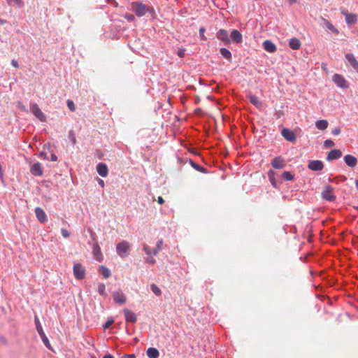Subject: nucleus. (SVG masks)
<instances>
[{
    "label": "nucleus",
    "mask_w": 358,
    "mask_h": 358,
    "mask_svg": "<svg viewBox=\"0 0 358 358\" xmlns=\"http://www.w3.org/2000/svg\"><path fill=\"white\" fill-rule=\"evenodd\" d=\"M130 10L138 17L144 16L146 13H150L152 15H154L155 13L152 7L148 6L141 1L131 2L130 3Z\"/></svg>",
    "instance_id": "nucleus-1"
},
{
    "label": "nucleus",
    "mask_w": 358,
    "mask_h": 358,
    "mask_svg": "<svg viewBox=\"0 0 358 358\" xmlns=\"http://www.w3.org/2000/svg\"><path fill=\"white\" fill-rule=\"evenodd\" d=\"M131 245L126 241H122L116 245L117 254L122 258L129 256Z\"/></svg>",
    "instance_id": "nucleus-2"
},
{
    "label": "nucleus",
    "mask_w": 358,
    "mask_h": 358,
    "mask_svg": "<svg viewBox=\"0 0 358 358\" xmlns=\"http://www.w3.org/2000/svg\"><path fill=\"white\" fill-rule=\"evenodd\" d=\"M162 245H163V240L159 239L157 242L156 246L153 247V248H151L148 245H144L143 250L145 251V254L148 256H150V255L156 256L162 250Z\"/></svg>",
    "instance_id": "nucleus-3"
},
{
    "label": "nucleus",
    "mask_w": 358,
    "mask_h": 358,
    "mask_svg": "<svg viewBox=\"0 0 358 358\" xmlns=\"http://www.w3.org/2000/svg\"><path fill=\"white\" fill-rule=\"evenodd\" d=\"M334 189L331 185L325 187L324 189L322 192V198L329 202H334L336 196L334 194Z\"/></svg>",
    "instance_id": "nucleus-4"
},
{
    "label": "nucleus",
    "mask_w": 358,
    "mask_h": 358,
    "mask_svg": "<svg viewBox=\"0 0 358 358\" xmlns=\"http://www.w3.org/2000/svg\"><path fill=\"white\" fill-rule=\"evenodd\" d=\"M217 38L224 45H227L231 43V40L229 33L224 29H220L216 33Z\"/></svg>",
    "instance_id": "nucleus-5"
},
{
    "label": "nucleus",
    "mask_w": 358,
    "mask_h": 358,
    "mask_svg": "<svg viewBox=\"0 0 358 358\" xmlns=\"http://www.w3.org/2000/svg\"><path fill=\"white\" fill-rule=\"evenodd\" d=\"M334 83L339 87L346 89L349 87L347 80L345 78L338 73H335L332 77Z\"/></svg>",
    "instance_id": "nucleus-6"
},
{
    "label": "nucleus",
    "mask_w": 358,
    "mask_h": 358,
    "mask_svg": "<svg viewBox=\"0 0 358 358\" xmlns=\"http://www.w3.org/2000/svg\"><path fill=\"white\" fill-rule=\"evenodd\" d=\"M73 273L76 279L82 280L85 276V269L80 263L74 264Z\"/></svg>",
    "instance_id": "nucleus-7"
},
{
    "label": "nucleus",
    "mask_w": 358,
    "mask_h": 358,
    "mask_svg": "<svg viewBox=\"0 0 358 358\" xmlns=\"http://www.w3.org/2000/svg\"><path fill=\"white\" fill-rule=\"evenodd\" d=\"M347 64L352 66V68L358 73V62L355 57L352 53H347L345 55Z\"/></svg>",
    "instance_id": "nucleus-8"
},
{
    "label": "nucleus",
    "mask_w": 358,
    "mask_h": 358,
    "mask_svg": "<svg viewBox=\"0 0 358 358\" xmlns=\"http://www.w3.org/2000/svg\"><path fill=\"white\" fill-rule=\"evenodd\" d=\"M308 168L314 171H322L324 168V164L320 160H310L308 162Z\"/></svg>",
    "instance_id": "nucleus-9"
},
{
    "label": "nucleus",
    "mask_w": 358,
    "mask_h": 358,
    "mask_svg": "<svg viewBox=\"0 0 358 358\" xmlns=\"http://www.w3.org/2000/svg\"><path fill=\"white\" fill-rule=\"evenodd\" d=\"M281 135L287 141L292 143H294L296 140L295 134L287 128H284L281 131Z\"/></svg>",
    "instance_id": "nucleus-10"
},
{
    "label": "nucleus",
    "mask_w": 358,
    "mask_h": 358,
    "mask_svg": "<svg viewBox=\"0 0 358 358\" xmlns=\"http://www.w3.org/2000/svg\"><path fill=\"white\" fill-rule=\"evenodd\" d=\"M30 172L34 176H42L43 171L41 164L39 162L34 163L30 168Z\"/></svg>",
    "instance_id": "nucleus-11"
},
{
    "label": "nucleus",
    "mask_w": 358,
    "mask_h": 358,
    "mask_svg": "<svg viewBox=\"0 0 358 358\" xmlns=\"http://www.w3.org/2000/svg\"><path fill=\"white\" fill-rule=\"evenodd\" d=\"M271 164L274 169H281L285 166V162L281 157H275L272 159Z\"/></svg>",
    "instance_id": "nucleus-12"
},
{
    "label": "nucleus",
    "mask_w": 358,
    "mask_h": 358,
    "mask_svg": "<svg viewBox=\"0 0 358 358\" xmlns=\"http://www.w3.org/2000/svg\"><path fill=\"white\" fill-rule=\"evenodd\" d=\"M30 110L40 120H44L45 115L36 103L31 104Z\"/></svg>",
    "instance_id": "nucleus-13"
},
{
    "label": "nucleus",
    "mask_w": 358,
    "mask_h": 358,
    "mask_svg": "<svg viewBox=\"0 0 358 358\" xmlns=\"http://www.w3.org/2000/svg\"><path fill=\"white\" fill-rule=\"evenodd\" d=\"M113 298L115 303L123 304L126 301V296L122 291H116L113 293Z\"/></svg>",
    "instance_id": "nucleus-14"
},
{
    "label": "nucleus",
    "mask_w": 358,
    "mask_h": 358,
    "mask_svg": "<svg viewBox=\"0 0 358 358\" xmlns=\"http://www.w3.org/2000/svg\"><path fill=\"white\" fill-rule=\"evenodd\" d=\"M96 171L99 175L103 178H105L108 176V169L106 164L100 162L96 166Z\"/></svg>",
    "instance_id": "nucleus-15"
},
{
    "label": "nucleus",
    "mask_w": 358,
    "mask_h": 358,
    "mask_svg": "<svg viewBox=\"0 0 358 358\" xmlns=\"http://www.w3.org/2000/svg\"><path fill=\"white\" fill-rule=\"evenodd\" d=\"M35 214L38 219V220L41 223H45L47 221V215L45 211L40 207H36L35 208Z\"/></svg>",
    "instance_id": "nucleus-16"
},
{
    "label": "nucleus",
    "mask_w": 358,
    "mask_h": 358,
    "mask_svg": "<svg viewBox=\"0 0 358 358\" xmlns=\"http://www.w3.org/2000/svg\"><path fill=\"white\" fill-rule=\"evenodd\" d=\"M230 38V40H231V41H233L236 43H240L243 41V36L241 33L237 29H233L231 31Z\"/></svg>",
    "instance_id": "nucleus-17"
},
{
    "label": "nucleus",
    "mask_w": 358,
    "mask_h": 358,
    "mask_svg": "<svg viewBox=\"0 0 358 358\" xmlns=\"http://www.w3.org/2000/svg\"><path fill=\"white\" fill-rule=\"evenodd\" d=\"M123 312H124L125 320L127 322L135 323L136 322L137 317H136V314L134 313H133L131 310H128V309H124Z\"/></svg>",
    "instance_id": "nucleus-18"
},
{
    "label": "nucleus",
    "mask_w": 358,
    "mask_h": 358,
    "mask_svg": "<svg viewBox=\"0 0 358 358\" xmlns=\"http://www.w3.org/2000/svg\"><path fill=\"white\" fill-rule=\"evenodd\" d=\"M342 156V152L338 149H334L331 150L327 157V161H331L334 159H338Z\"/></svg>",
    "instance_id": "nucleus-19"
},
{
    "label": "nucleus",
    "mask_w": 358,
    "mask_h": 358,
    "mask_svg": "<svg viewBox=\"0 0 358 358\" xmlns=\"http://www.w3.org/2000/svg\"><path fill=\"white\" fill-rule=\"evenodd\" d=\"M263 47L266 52L270 53H273L277 50L275 45L269 40H266L263 43Z\"/></svg>",
    "instance_id": "nucleus-20"
},
{
    "label": "nucleus",
    "mask_w": 358,
    "mask_h": 358,
    "mask_svg": "<svg viewBox=\"0 0 358 358\" xmlns=\"http://www.w3.org/2000/svg\"><path fill=\"white\" fill-rule=\"evenodd\" d=\"M344 161L345 164L351 168L355 167L357 164V158L351 155H345L344 157Z\"/></svg>",
    "instance_id": "nucleus-21"
},
{
    "label": "nucleus",
    "mask_w": 358,
    "mask_h": 358,
    "mask_svg": "<svg viewBox=\"0 0 358 358\" xmlns=\"http://www.w3.org/2000/svg\"><path fill=\"white\" fill-rule=\"evenodd\" d=\"M92 252H93V254H94V257H96V260L99 262H101L103 259V257H102V254L101 252V248L97 243H95L93 245Z\"/></svg>",
    "instance_id": "nucleus-22"
},
{
    "label": "nucleus",
    "mask_w": 358,
    "mask_h": 358,
    "mask_svg": "<svg viewBox=\"0 0 358 358\" xmlns=\"http://www.w3.org/2000/svg\"><path fill=\"white\" fill-rule=\"evenodd\" d=\"M250 102L257 108H261L263 106L262 101L255 95H248Z\"/></svg>",
    "instance_id": "nucleus-23"
},
{
    "label": "nucleus",
    "mask_w": 358,
    "mask_h": 358,
    "mask_svg": "<svg viewBox=\"0 0 358 358\" xmlns=\"http://www.w3.org/2000/svg\"><path fill=\"white\" fill-rule=\"evenodd\" d=\"M289 46L294 50H299L301 47V42L296 38H292L289 40Z\"/></svg>",
    "instance_id": "nucleus-24"
},
{
    "label": "nucleus",
    "mask_w": 358,
    "mask_h": 358,
    "mask_svg": "<svg viewBox=\"0 0 358 358\" xmlns=\"http://www.w3.org/2000/svg\"><path fill=\"white\" fill-rule=\"evenodd\" d=\"M188 162H189V164L192 166V167H193L195 170H196V171H199L201 173H206L208 172L207 169L206 168H204L202 166L196 164V162H194L191 159H189Z\"/></svg>",
    "instance_id": "nucleus-25"
},
{
    "label": "nucleus",
    "mask_w": 358,
    "mask_h": 358,
    "mask_svg": "<svg viewBox=\"0 0 358 358\" xmlns=\"http://www.w3.org/2000/svg\"><path fill=\"white\" fill-rule=\"evenodd\" d=\"M148 358H158L159 352L155 348H149L146 352Z\"/></svg>",
    "instance_id": "nucleus-26"
},
{
    "label": "nucleus",
    "mask_w": 358,
    "mask_h": 358,
    "mask_svg": "<svg viewBox=\"0 0 358 358\" xmlns=\"http://www.w3.org/2000/svg\"><path fill=\"white\" fill-rule=\"evenodd\" d=\"M43 344L45 345V347L49 349L50 350L54 352V350L52 348V347L51 346V344L49 341V339L48 338V337L46 336L45 334V333H43L41 334H39Z\"/></svg>",
    "instance_id": "nucleus-27"
},
{
    "label": "nucleus",
    "mask_w": 358,
    "mask_h": 358,
    "mask_svg": "<svg viewBox=\"0 0 358 358\" xmlns=\"http://www.w3.org/2000/svg\"><path fill=\"white\" fill-rule=\"evenodd\" d=\"M220 52L221 55L227 60H228V61L231 60L232 55H231V52L228 49H227L225 48H222L220 50Z\"/></svg>",
    "instance_id": "nucleus-28"
},
{
    "label": "nucleus",
    "mask_w": 358,
    "mask_h": 358,
    "mask_svg": "<svg viewBox=\"0 0 358 358\" xmlns=\"http://www.w3.org/2000/svg\"><path fill=\"white\" fill-rule=\"evenodd\" d=\"M328 122L326 120H317L315 123L316 127L318 129L324 130L327 128L328 127Z\"/></svg>",
    "instance_id": "nucleus-29"
},
{
    "label": "nucleus",
    "mask_w": 358,
    "mask_h": 358,
    "mask_svg": "<svg viewBox=\"0 0 358 358\" xmlns=\"http://www.w3.org/2000/svg\"><path fill=\"white\" fill-rule=\"evenodd\" d=\"M99 271L105 278H108L110 275V271L103 265L100 266Z\"/></svg>",
    "instance_id": "nucleus-30"
},
{
    "label": "nucleus",
    "mask_w": 358,
    "mask_h": 358,
    "mask_svg": "<svg viewBox=\"0 0 358 358\" xmlns=\"http://www.w3.org/2000/svg\"><path fill=\"white\" fill-rule=\"evenodd\" d=\"M345 20L348 24H355L357 22V16L355 14H347Z\"/></svg>",
    "instance_id": "nucleus-31"
},
{
    "label": "nucleus",
    "mask_w": 358,
    "mask_h": 358,
    "mask_svg": "<svg viewBox=\"0 0 358 358\" xmlns=\"http://www.w3.org/2000/svg\"><path fill=\"white\" fill-rule=\"evenodd\" d=\"M34 320H35L36 328V330H37V332L38 333V334L45 333L43 329L42 325L40 322V320L37 316H35Z\"/></svg>",
    "instance_id": "nucleus-32"
},
{
    "label": "nucleus",
    "mask_w": 358,
    "mask_h": 358,
    "mask_svg": "<svg viewBox=\"0 0 358 358\" xmlns=\"http://www.w3.org/2000/svg\"><path fill=\"white\" fill-rule=\"evenodd\" d=\"M282 177L285 181H291L294 178V176L289 171H284L282 174Z\"/></svg>",
    "instance_id": "nucleus-33"
},
{
    "label": "nucleus",
    "mask_w": 358,
    "mask_h": 358,
    "mask_svg": "<svg viewBox=\"0 0 358 358\" xmlns=\"http://www.w3.org/2000/svg\"><path fill=\"white\" fill-rule=\"evenodd\" d=\"M98 292L101 296L103 297L106 296V286L103 283H99L98 285Z\"/></svg>",
    "instance_id": "nucleus-34"
},
{
    "label": "nucleus",
    "mask_w": 358,
    "mask_h": 358,
    "mask_svg": "<svg viewBox=\"0 0 358 358\" xmlns=\"http://www.w3.org/2000/svg\"><path fill=\"white\" fill-rule=\"evenodd\" d=\"M8 5L11 6H18L21 7L22 2V0H6Z\"/></svg>",
    "instance_id": "nucleus-35"
},
{
    "label": "nucleus",
    "mask_w": 358,
    "mask_h": 358,
    "mask_svg": "<svg viewBox=\"0 0 358 358\" xmlns=\"http://www.w3.org/2000/svg\"><path fill=\"white\" fill-rule=\"evenodd\" d=\"M150 289L156 296H160L162 294L161 289L155 284H152Z\"/></svg>",
    "instance_id": "nucleus-36"
},
{
    "label": "nucleus",
    "mask_w": 358,
    "mask_h": 358,
    "mask_svg": "<svg viewBox=\"0 0 358 358\" xmlns=\"http://www.w3.org/2000/svg\"><path fill=\"white\" fill-rule=\"evenodd\" d=\"M334 143L333 141L330 140V139H327L326 141H324V145L326 148H332L334 146Z\"/></svg>",
    "instance_id": "nucleus-37"
},
{
    "label": "nucleus",
    "mask_w": 358,
    "mask_h": 358,
    "mask_svg": "<svg viewBox=\"0 0 358 358\" xmlns=\"http://www.w3.org/2000/svg\"><path fill=\"white\" fill-rule=\"evenodd\" d=\"M67 106L71 111H74L76 110L74 103L71 100H67Z\"/></svg>",
    "instance_id": "nucleus-38"
},
{
    "label": "nucleus",
    "mask_w": 358,
    "mask_h": 358,
    "mask_svg": "<svg viewBox=\"0 0 358 358\" xmlns=\"http://www.w3.org/2000/svg\"><path fill=\"white\" fill-rule=\"evenodd\" d=\"M69 138L73 145H75L76 143V138L75 134H73V131H69Z\"/></svg>",
    "instance_id": "nucleus-39"
},
{
    "label": "nucleus",
    "mask_w": 358,
    "mask_h": 358,
    "mask_svg": "<svg viewBox=\"0 0 358 358\" xmlns=\"http://www.w3.org/2000/svg\"><path fill=\"white\" fill-rule=\"evenodd\" d=\"M124 18L129 22H133L135 20V16L133 14H126Z\"/></svg>",
    "instance_id": "nucleus-40"
},
{
    "label": "nucleus",
    "mask_w": 358,
    "mask_h": 358,
    "mask_svg": "<svg viewBox=\"0 0 358 358\" xmlns=\"http://www.w3.org/2000/svg\"><path fill=\"white\" fill-rule=\"evenodd\" d=\"M61 234L64 238H69L70 236V232L64 228L61 229Z\"/></svg>",
    "instance_id": "nucleus-41"
},
{
    "label": "nucleus",
    "mask_w": 358,
    "mask_h": 358,
    "mask_svg": "<svg viewBox=\"0 0 358 358\" xmlns=\"http://www.w3.org/2000/svg\"><path fill=\"white\" fill-rule=\"evenodd\" d=\"M204 32H205V28L204 27H201L199 29V35H200L201 38L202 40H206V38L204 36Z\"/></svg>",
    "instance_id": "nucleus-42"
},
{
    "label": "nucleus",
    "mask_w": 358,
    "mask_h": 358,
    "mask_svg": "<svg viewBox=\"0 0 358 358\" xmlns=\"http://www.w3.org/2000/svg\"><path fill=\"white\" fill-rule=\"evenodd\" d=\"M341 129L339 127H335L332 131H331V134L334 136H338V134H341Z\"/></svg>",
    "instance_id": "nucleus-43"
},
{
    "label": "nucleus",
    "mask_w": 358,
    "mask_h": 358,
    "mask_svg": "<svg viewBox=\"0 0 358 358\" xmlns=\"http://www.w3.org/2000/svg\"><path fill=\"white\" fill-rule=\"evenodd\" d=\"M145 261L150 264H155L156 263V260L153 257H148Z\"/></svg>",
    "instance_id": "nucleus-44"
},
{
    "label": "nucleus",
    "mask_w": 358,
    "mask_h": 358,
    "mask_svg": "<svg viewBox=\"0 0 358 358\" xmlns=\"http://www.w3.org/2000/svg\"><path fill=\"white\" fill-rule=\"evenodd\" d=\"M114 322V320H108L104 324H103V328L104 329H108L109 328L112 324Z\"/></svg>",
    "instance_id": "nucleus-45"
},
{
    "label": "nucleus",
    "mask_w": 358,
    "mask_h": 358,
    "mask_svg": "<svg viewBox=\"0 0 358 358\" xmlns=\"http://www.w3.org/2000/svg\"><path fill=\"white\" fill-rule=\"evenodd\" d=\"M0 180L1 181L4 183L5 182V179H4V175H3V169H2V166L0 164Z\"/></svg>",
    "instance_id": "nucleus-46"
},
{
    "label": "nucleus",
    "mask_w": 358,
    "mask_h": 358,
    "mask_svg": "<svg viewBox=\"0 0 358 358\" xmlns=\"http://www.w3.org/2000/svg\"><path fill=\"white\" fill-rule=\"evenodd\" d=\"M328 29L332 31L333 32L338 34V31L337 29H336L331 24H329Z\"/></svg>",
    "instance_id": "nucleus-47"
},
{
    "label": "nucleus",
    "mask_w": 358,
    "mask_h": 358,
    "mask_svg": "<svg viewBox=\"0 0 358 358\" xmlns=\"http://www.w3.org/2000/svg\"><path fill=\"white\" fill-rule=\"evenodd\" d=\"M38 157H41V158H43L44 159H48L47 154L45 152H41L38 154Z\"/></svg>",
    "instance_id": "nucleus-48"
},
{
    "label": "nucleus",
    "mask_w": 358,
    "mask_h": 358,
    "mask_svg": "<svg viewBox=\"0 0 358 358\" xmlns=\"http://www.w3.org/2000/svg\"><path fill=\"white\" fill-rule=\"evenodd\" d=\"M121 358H136L134 354H126L124 355Z\"/></svg>",
    "instance_id": "nucleus-49"
},
{
    "label": "nucleus",
    "mask_w": 358,
    "mask_h": 358,
    "mask_svg": "<svg viewBox=\"0 0 358 358\" xmlns=\"http://www.w3.org/2000/svg\"><path fill=\"white\" fill-rule=\"evenodd\" d=\"M11 64H12V66H14L15 68H19V64H18V62H17L16 60H15V59H13V60L11 61Z\"/></svg>",
    "instance_id": "nucleus-50"
},
{
    "label": "nucleus",
    "mask_w": 358,
    "mask_h": 358,
    "mask_svg": "<svg viewBox=\"0 0 358 358\" xmlns=\"http://www.w3.org/2000/svg\"><path fill=\"white\" fill-rule=\"evenodd\" d=\"M50 160L52 162H56L57 160V157L55 154H52L50 157Z\"/></svg>",
    "instance_id": "nucleus-51"
},
{
    "label": "nucleus",
    "mask_w": 358,
    "mask_h": 358,
    "mask_svg": "<svg viewBox=\"0 0 358 358\" xmlns=\"http://www.w3.org/2000/svg\"><path fill=\"white\" fill-rule=\"evenodd\" d=\"M18 107H19V108H20L22 110H23V111H27L26 107H25L23 104H22L21 103H19V104H18Z\"/></svg>",
    "instance_id": "nucleus-52"
},
{
    "label": "nucleus",
    "mask_w": 358,
    "mask_h": 358,
    "mask_svg": "<svg viewBox=\"0 0 358 358\" xmlns=\"http://www.w3.org/2000/svg\"><path fill=\"white\" fill-rule=\"evenodd\" d=\"M157 202L160 204H163L164 203V200L162 196H159L157 199Z\"/></svg>",
    "instance_id": "nucleus-53"
},
{
    "label": "nucleus",
    "mask_w": 358,
    "mask_h": 358,
    "mask_svg": "<svg viewBox=\"0 0 358 358\" xmlns=\"http://www.w3.org/2000/svg\"><path fill=\"white\" fill-rule=\"evenodd\" d=\"M103 358H115V357L113 355H111L110 354H107V355H104Z\"/></svg>",
    "instance_id": "nucleus-54"
},
{
    "label": "nucleus",
    "mask_w": 358,
    "mask_h": 358,
    "mask_svg": "<svg viewBox=\"0 0 358 358\" xmlns=\"http://www.w3.org/2000/svg\"><path fill=\"white\" fill-rule=\"evenodd\" d=\"M99 184L101 186V187H103L104 186V182L103 180L101 179H99Z\"/></svg>",
    "instance_id": "nucleus-55"
},
{
    "label": "nucleus",
    "mask_w": 358,
    "mask_h": 358,
    "mask_svg": "<svg viewBox=\"0 0 358 358\" xmlns=\"http://www.w3.org/2000/svg\"><path fill=\"white\" fill-rule=\"evenodd\" d=\"M270 180H271V182L272 183V185L275 187V184L274 182V180H273V179L270 178Z\"/></svg>",
    "instance_id": "nucleus-56"
},
{
    "label": "nucleus",
    "mask_w": 358,
    "mask_h": 358,
    "mask_svg": "<svg viewBox=\"0 0 358 358\" xmlns=\"http://www.w3.org/2000/svg\"><path fill=\"white\" fill-rule=\"evenodd\" d=\"M355 186L358 189V179L355 180Z\"/></svg>",
    "instance_id": "nucleus-57"
},
{
    "label": "nucleus",
    "mask_w": 358,
    "mask_h": 358,
    "mask_svg": "<svg viewBox=\"0 0 358 358\" xmlns=\"http://www.w3.org/2000/svg\"><path fill=\"white\" fill-rule=\"evenodd\" d=\"M355 208L358 210V206L355 207Z\"/></svg>",
    "instance_id": "nucleus-58"
}]
</instances>
